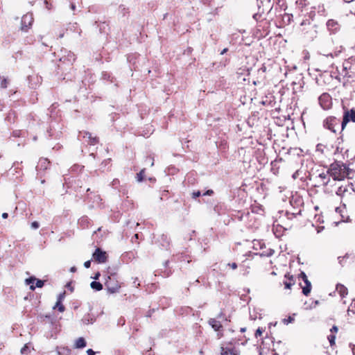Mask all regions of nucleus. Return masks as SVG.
Returning <instances> with one entry per match:
<instances>
[{"label": "nucleus", "instance_id": "nucleus-1", "mask_svg": "<svg viewBox=\"0 0 355 355\" xmlns=\"http://www.w3.org/2000/svg\"><path fill=\"white\" fill-rule=\"evenodd\" d=\"M350 169L345 164L340 162H334L331 164L328 168V173L334 180H343L349 175Z\"/></svg>", "mask_w": 355, "mask_h": 355}, {"label": "nucleus", "instance_id": "nucleus-2", "mask_svg": "<svg viewBox=\"0 0 355 355\" xmlns=\"http://www.w3.org/2000/svg\"><path fill=\"white\" fill-rule=\"evenodd\" d=\"M350 121L355 123V110L354 108L344 111L341 130H343L346 125Z\"/></svg>", "mask_w": 355, "mask_h": 355}, {"label": "nucleus", "instance_id": "nucleus-3", "mask_svg": "<svg viewBox=\"0 0 355 355\" xmlns=\"http://www.w3.org/2000/svg\"><path fill=\"white\" fill-rule=\"evenodd\" d=\"M59 56L60 62L69 64H72L73 62L76 60L74 53L65 49L60 50V55Z\"/></svg>", "mask_w": 355, "mask_h": 355}, {"label": "nucleus", "instance_id": "nucleus-4", "mask_svg": "<svg viewBox=\"0 0 355 355\" xmlns=\"http://www.w3.org/2000/svg\"><path fill=\"white\" fill-rule=\"evenodd\" d=\"M340 125V121L336 117L327 118L324 121V126L328 130L333 132H336V128H338Z\"/></svg>", "mask_w": 355, "mask_h": 355}, {"label": "nucleus", "instance_id": "nucleus-5", "mask_svg": "<svg viewBox=\"0 0 355 355\" xmlns=\"http://www.w3.org/2000/svg\"><path fill=\"white\" fill-rule=\"evenodd\" d=\"M105 285L110 293H115L118 292L120 288L119 282L110 277H108V280H107Z\"/></svg>", "mask_w": 355, "mask_h": 355}, {"label": "nucleus", "instance_id": "nucleus-6", "mask_svg": "<svg viewBox=\"0 0 355 355\" xmlns=\"http://www.w3.org/2000/svg\"><path fill=\"white\" fill-rule=\"evenodd\" d=\"M33 22V17L31 13L24 15L21 18V29L26 32L28 29L32 26Z\"/></svg>", "mask_w": 355, "mask_h": 355}, {"label": "nucleus", "instance_id": "nucleus-7", "mask_svg": "<svg viewBox=\"0 0 355 355\" xmlns=\"http://www.w3.org/2000/svg\"><path fill=\"white\" fill-rule=\"evenodd\" d=\"M93 259L99 263H104L107 261V256L106 252L101 248H96L92 254Z\"/></svg>", "mask_w": 355, "mask_h": 355}, {"label": "nucleus", "instance_id": "nucleus-8", "mask_svg": "<svg viewBox=\"0 0 355 355\" xmlns=\"http://www.w3.org/2000/svg\"><path fill=\"white\" fill-rule=\"evenodd\" d=\"M319 103L324 110H328L331 105V98L327 93H323L318 98Z\"/></svg>", "mask_w": 355, "mask_h": 355}, {"label": "nucleus", "instance_id": "nucleus-9", "mask_svg": "<svg viewBox=\"0 0 355 355\" xmlns=\"http://www.w3.org/2000/svg\"><path fill=\"white\" fill-rule=\"evenodd\" d=\"M299 277L302 278V279L305 284V286L302 287V293L304 295L308 296L311 291V284L310 281L308 279V277L304 272H301L300 274L299 275Z\"/></svg>", "mask_w": 355, "mask_h": 355}, {"label": "nucleus", "instance_id": "nucleus-10", "mask_svg": "<svg viewBox=\"0 0 355 355\" xmlns=\"http://www.w3.org/2000/svg\"><path fill=\"white\" fill-rule=\"evenodd\" d=\"M81 137H87L89 139L88 142L90 145H95L98 142V139L96 137H92V134L89 132H80L78 135V138L80 139Z\"/></svg>", "mask_w": 355, "mask_h": 355}, {"label": "nucleus", "instance_id": "nucleus-11", "mask_svg": "<svg viewBox=\"0 0 355 355\" xmlns=\"http://www.w3.org/2000/svg\"><path fill=\"white\" fill-rule=\"evenodd\" d=\"M327 27L331 33H336L340 29V25L334 19H329L327 21Z\"/></svg>", "mask_w": 355, "mask_h": 355}, {"label": "nucleus", "instance_id": "nucleus-12", "mask_svg": "<svg viewBox=\"0 0 355 355\" xmlns=\"http://www.w3.org/2000/svg\"><path fill=\"white\" fill-rule=\"evenodd\" d=\"M49 164L50 162L48 159L41 158L39 160L37 166H36V170L39 172L41 171H45L46 169L48 168Z\"/></svg>", "mask_w": 355, "mask_h": 355}, {"label": "nucleus", "instance_id": "nucleus-13", "mask_svg": "<svg viewBox=\"0 0 355 355\" xmlns=\"http://www.w3.org/2000/svg\"><path fill=\"white\" fill-rule=\"evenodd\" d=\"M208 323L216 331L220 330L223 327L220 321L218 320L217 318H210Z\"/></svg>", "mask_w": 355, "mask_h": 355}, {"label": "nucleus", "instance_id": "nucleus-14", "mask_svg": "<svg viewBox=\"0 0 355 355\" xmlns=\"http://www.w3.org/2000/svg\"><path fill=\"white\" fill-rule=\"evenodd\" d=\"M330 175L328 173V170L326 173H321L319 174L318 178L321 180L322 184L324 186H327L330 181Z\"/></svg>", "mask_w": 355, "mask_h": 355}, {"label": "nucleus", "instance_id": "nucleus-15", "mask_svg": "<svg viewBox=\"0 0 355 355\" xmlns=\"http://www.w3.org/2000/svg\"><path fill=\"white\" fill-rule=\"evenodd\" d=\"M336 291L342 297H345L348 293L347 288L344 285L340 284H338L336 285Z\"/></svg>", "mask_w": 355, "mask_h": 355}, {"label": "nucleus", "instance_id": "nucleus-16", "mask_svg": "<svg viewBox=\"0 0 355 355\" xmlns=\"http://www.w3.org/2000/svg\"><path fill=\"white\" fill-rule=\"evenodd\" d=\"M95 319L92 317L89 313H87L83 316L81 321L84 324H92L94 322Z\"/></svg>", "mask_w": 355, "mask_h": 355}, {"label": "nucleus", "instance_id": "nucleus-17", "mask_svg": "<svg viewBox=\"0 0 355 355\" xmlns=\"http://www.w3.org/2000/svg\"><path fill=\"white\" fill-rule=\"evenodd\" d=\"M36 278L35 277H30L29 278L26 279L25 282L26 285L30 286V289L31 291H34L36 288L34 285V282H35Z\"/></svg>", "mask_w": 355, "mask_h": 355}, {"label": "nucleus", "instance_id": "nucleus-18", "mask_svg": "<svg viewBox=\"0 0 355 355\" xmlns=\"http://www.w3.org/2000/svg\"><path fill=\"white\" fill-rule=\"evenodd\" d=\"M86 346V341L85 338L80 337L78 338L75 343L76 348H84Z\"/></svg>", "mask_w": 355, "mask_h": 355}, {"label": "nucleus", "instance_id": "nucleus-19", "mask_svg": "<svg viewBox=\"0 0 355 355\" xmlns=\"http://www.w3.org/2000/svg\"><path fill=\"white\" fill-rule=\"evenodd\" d=\"M90 286L92 289H94L96 291H99L103 289L102 284L100 283L99 282H96V281H93L91 283Z\"/></svg>", "mask_w": 355, "mask_h": 355}, {"label": "nucleus", "instance_id": "nucleus-20", "mask_svg": "<svg viewBox=\"0 0 355 355\" xmlns=\"http://www.w3.org/2000/svg\"><path fill=\"white\" fill-rule=\"evenodd\" d=\"M347 191V188L346 187L340 186L338 188L336 193L337 196L343 197L345 192Z\"/></svg>", "mask_w": 355, "mask_h": 355}, {"label": "nucleus", "instance_id": "nucleus-21", "mask_svg": "<svg viewBox=\"0 0 355 355\" xmlns=\"http://www.w3.org/2000/svg\"><path fill=\"white\" fill-rule=\"evenodd\" d=\"M8 81L7 78L0 76V88H2V89L6 88L8 86Z\"/></svg>", "mask_w": 355, "mask_h": 355}, {"label": "nucleus", "instance_id": "nucleus-22", "mask_svg": "<svg viewBox=\"0 0 355 355\" xmlns=\"http://www.w3.org/2000/svg\"><path fill=\"white\" fill-rule=\"evenodd\" d=\"M162 241H163V243L162 244L163 247L168 248L169 245V240L168 239V236L166 235H162L161 237Z\"/></svg>", "mask_w": 355, "mask_h": 355}, {"label": "nucleus", "instance_id": "nucleus-23", "mask_svg": "<svg viewBox=\"0 0 355 355\" xmlns=\"http://www.w3.org/2000/svg\"><path fill=\"white\" fill-rule=\"evenodd\" d=\"M53 309H58L60 312H63L65 309L64 306L62 304V302L57 301Z\"/></svg>", "mask_w": 355, "mask_h": 355}, {"label": "nucleus", "instance_id": "nucleus-24", "mask_svg": "<svg viewBox=\"0 0 355 355\" xmlns=\"http://www.w3.org/2000/svg\"><path fill=\"white\" fill-rule=\"evenodd\" d=\"M221 355H235L234 352L227 348L221 347Z\"/></svg>", "mask_w": 355, "mask_h": 355}, {"label": "nucleus", "instance_id": "nucleus-25", "mask_svg": "<svg viewBox=\"0 0 355 355\" xmlns=\"http://www.w3.org/2000/svg\"><path fill=\"white\" fill-rule=\"evenodd\" d=\"M145 170L142 169L139 173L137 174V180L138 182H142L144 180Z\"/></svg>", "mask_w": 355, "mask_h": 355}, {"label": "nucleus", "instance_id": "nucleus-26", "mask_svg": "<svg viewBox=\"0 0 355 355\" xmlns=\"http://www.w3.org/2000/svg\"><path fill=\"white\" fill-rule=\"evenodd\" d=\"M289 279H290V282H284L285 288H286V289H290L291 286L293 284V282H293V276H291V277Z\"/></svg>", "mask_w": 355, "mask_h": 355}, {"label": "nucleus", "instance_id": "nucleus-27", "mask_svg": "<svg viewBox=\"0 0 355 355\" xmlns=\"http://www.w3.org/2000/svg\"><path fill=\"white\" fill-rule=\"evenodd\" d=\"M119 184H120L119 180L118 179H116H116H114V180H112V182H111V186H112L114 189H117L119 187H120Z\"/></svg>", "mask_w": 355, "mask_h": 355}, {"label": "nucleus", "instance_id": "nucleus-28", "mask_svg": "<svg viewBox=\"0 0 355 355\" xmlns=\"http://www.w3.org/2000/svg\"><path fill=\"white\" fill-rule=\"evenodd\" d=\"M83 168H84V166H80V165H78V164H74V165L71 168V171L72 172L80 171Z\"/></svg>", "mask_w": 355, "mask_h": 355}, {"label": "nucleus", "instance_id": "nucleus-29", "mask_svg": "<svg viewBox=\"0 0 355 355\" xmlns=\"http://www.w3.org/2000/svg\"><path fill=\"white\" fill-rule=\"evenodd\" d=\"M117 189H118L119 192L121 193L123 195L127 194V193H128V189H127L125 185H121Z\"/></svg>", "mask_w": 355, "mask_h": 355}, {"label": "nucleus", "instance_id": "nucleus-30", "mask_svg": "<svg viewBox=\"0 0 355 355\" xmlns=\"http://www.w3.org/2000/svg\"><path fill=\"white\" fill-rule=\"evenodd\" d=\"M327 338L329 341L331 346H333L334 345H335V340H336L335 335L331 334V335L328 336Z\"/></svg>", "mask_w": 355, "mask_h": 355}, {"label": "nucleus", "instance_id": "nucleus-31", "mask_svg": "<svg viewBox=\"0 0 355 355\" xmlns=\"http://www.w3.org/2000/svg\"><path fill=\"white\" fill-rule=\"evenodd\" d=\"M294 321L293 316H289L288 318H284L283 320V322L284 324H288L289 323H292Z\"/></svg>", "mask_w": 355, "mask_h": 355}, {"label": "nucleus", "instance_id": "nucleus-32", "mask_svg": "<svg viewBox=\"0 0 355 355\" xmlns=\"http://www.w3.org/2000/svg\"><path fill=\"white\" fill-rule=\"evenodd\" d=\"M35 281H36V284H35V286H36V288H42L44 286V280L36 279Z\"/></svg>", "mask_w": 355, "mask_h": 355}, {"label": "nucleus", "instance_id": "nucleus-33", "mask_svg": "<svg viewBox=\"0 0 355 355\" xmlns=\"http://www.w3.org/2000/svg\"><path fill=\"white\" fill-rule=\"evenodd\" d=\"M33 78H35L38 83L40 82V80H41L42 78H41V77H38V76H35V77L28 76L30 86L32 88H34L35 86L33 85V84L31 83V82Z\"/></svg>", "mask_w": 355, "mask_h": 355}, {"label": "nucleus", "instance_id": "nucleus-34", "mask_svg": "<svg viewBox=\"0 0 355 355\" xmlns=\"http://www.w3.org/2000/svg\"><path fill=\"white\" fill-rule=\"evenodd\" d=\"M263 332V329L262 328L259 327L255 332V337L257 338L261 336Z\"/></svg>", "mask_w": 355, "mask_h": 355}, {"label": "nucleus", "instance_id": "nucleus-35", "mask_svg": "<svg viewBox=\"0 0 355 355\" xmlns=\"http://www.w3.org/2000/svg\"><path fill=\"white\" fill-rule=\"evenodd\" d=\"M28 347L27 346V345H25L21 349V353L22 354H26L28 353Z\"/></svg>", "mask_w": 355, "mask_h": 355}, {"label": "nucleus", "instance_id": "nucleus-36", "mask_svg": "<svg viewBox=\"0 0 355 355\" xmlns=\"http://www.w3.org/2000/svg\"><path fill=\"white\" fill-rule=\"evenodd\" d=\"M200 196H202V194L200 191H196L192 193V198L194 199H196L198 197H200Z\"/></svg>", "mask_w": 355, "mask_h": 355}, {"label": "nucleus", "instance_id": "nucleus-37", "mask_svg": "<svg viewBox=\"0 0 355 355\" xmlns=\"http://www.w3.org/2000/svg\"><path fill=\"white\" fill-rule=\"evenodd\" d=\"M217 320H228V319L225 317V315L223 312H220L216 317Z\"/></svg>", "mask_w": 355, "mask_h": 355}, {"label": "nucleus", "instance_id": "nucleus-38", "mask_svg": "<svg viewBox=\"0 0 355 355\" xmlns=\"http://www.w3.org/2000/svg\"><path fill=\"white\" fill-rule=\"evenodd\" d=\"M273 253H274V250L270 249L269 250V252H267V253L263 252V253L261 254V256L270 257V256H272L273 254Z\"/></svg>", "mask_w": 355, "mask_h": 355}, {"label": "nucleus", "instance_id": "nucleus-39", "mask_svg": "<svg viewBox=\"0 0 355 355\" xmlns=\"http://www.w3.org/2000/svg\"><path fill=\"white\" fill-rule=\"evenodd\" d=\"M40 225H39V223L37 222V221H33L32 223H31V227L33 229H37L39 227Z\"/></svg>", "mask_w": 355, "mask_h": 355}, {"label": "nucleus", "instance_id": "nucleus-40", "mask_svg": "<svg viewBox=\"0 0 355 355\" xmlns=\"http://www.w3.org/2000/svg\"><path fill=\"white\" fill-rule=\"evenodd\" d=\"M214 193V191L211 189H209L202 193V196H211Z\"/></svg>", "mask_w": 355, "mask_h": 355}, {"label": "nucleus", "instance_id": "nucleus-41", "mask_svg": "<svg viewBox=\"0 0 355 355\" xmlns=\"http://www.w3.org/2000/svg\"><path fill=\"white\" fill-rule=\"evenodd\" d=\"M64 295H65V293H60L59 294L58 297V302H62V300H63V298L64 297Z\"/></svg>", "mask_w": 355, "mask_h": 355}, {"label": "nucleus", "instance_id": "nucleus-42", "mask_svg": "<svg viewBox=\"0 0 355 355\" xmlns=\"http://www.w3.org/2000/svg\"><path fill=\"white\" fill-rule=\"evenodd\" d=\"M338 260L339 263L343 266L344 265L345 257H338Z\"/></svg>", "mask_w": 355, "mask_h": 355}, {"label": "nucleus", "instance_id": "nucleus-43", "mask_svg": "<svg viewBox=\"0 0 355 355\" xmlns=\"http://www.w3.org/2000/svg\"><path fill=\"white\" fill-rule=\"evenodd\" d=\"M91 266V261L90 260H88L87 261H85L84 263V266L86 268H89Z\"/></svg>", "mask_w": 355, "mask_h": 355}, {"label": "nucleus", "instance_id": "nucleus-44", "mask_svg": "<svg viewBox=\"0 0 355 355\" xmlns=\"http://www.w3.org/2000/svg\"><path fill=\"white\" fill-rule=\"evenodd\" d=\"M228 266H230L234 270L237 268V264L236 263H228Z\"/></svg>", "mask_w": 355, "mask_h": 355}, {"label": "nucleus", "instance_id": "nucleus-45", "mask_svg": "<svg viewBox=\"0 0 355 355\" xmlns=\"http://www.w3.org/2000/svg\"><path fill=\"white\" fill-rule=\"evenodd\" d=\"M87 355H95V352L92 349H87Z\"/></svg>", "mask_w": 355, "mask_h": 355}, {"label": "nucleus", "instance_id": "nucleus-46", "mask_svg": "<svg viewBox=\"0 0 355 355\" xmlns=\"http://www.w3.org/2000/svg\"><path fill=\"white\" fill-rule=\"evenodd\" d=\"M111 159H105V161H103L101 164V165H105V166L107 164H110Z\"/></svg>", "mask_w": 355, "mask_h": 355}, {"label": "nucleus", "instance_id": "nucleus-47", "mask_svg": "<svg viewBox=\"0 0 355 355\" xmlns=\"http://www.w3.org/2000/svg\"><path fill=\"white\" fill-rule=\"evenodd\" d=\"M338 329L337 326L334 325V326L332 327V328L331 329V330H330V331H331V332H337V331H338Z\"/></svg>", "mask_w": 355, "mask_h": 355}, {"label": "nucleus", "instance_id": "nucleus-48", "mask_svg": "<svg viewBox=\"0 0 355 355\" xmlns=\"http://www.w3.org/2000/svg\"><path fill=\"white\" fill-rule=\"evenodd\" d=\"M77 28H78V26H77V24H76V23L71 25V26H70V29H71V30L73 29V31H76Z\"/></svg>", "mask_w": 355, "mask_h": 355}, {"label": "nucleus", "instance_id": "nucleus-49", "mask_svg": "<svg viewBox=\"0 0 355 355\" xmlns=\"http://www.w3.org/2000/svg\"><path fill=\"white\" fill-rule=\"evenodd\" d=\"M297 177H298V171H296L295 173H293V178L296 179Z\"/></svg>", "mask_w": 355, "mask_h": 355}, {"label": "nucleus", "instance_id": "nucleus-50", "mask_svg": "<svg viewBox=\"0 0 355 355\" xmlns=\"http://www.w3.org/2000/svg\"><path fill=\"white\" fill-rule=\"evenodd\" d=\"M153 311H154V309H153V310H150V311L147 313L146 316H147V317H150V316H151V313H152V312H153Z\"/></svg>", "mask_w": 355, "mask_h": 355}, {"label": "nucleus", "instance_id": "nucleus-51", "mask_svg": "<svg viewBox=\"0 0 355 355\" xmlns=\"http://www.w3.org/2000/svg\"><path fill=\"white\" fill-rule=\"evenodd\" d=\"M8 217V213H6V212H5V213H3V214H2V218H7Z\"/></svg>", "mask_w": 355, "mask_h": 355}, {"label": "nucleus", "instance_id": "nucleus-52", "mask_svg": "<svg viewBox=\"0 0 355 355\" xmlns=\"http://www.w3.org/2000/svg\"><path fill=\"white\" fill-rule=\"evenodd\" d=\"M150 160H151L150 166H153L154 165V159L153 157H149L148 158Z\"/></svg>", "mask_w": 355, "mask_h": 355}, {"label": "nucleus", "instance_id": "nucleus-53", "mask_svg": "<svg viewBox=\"0 0 355 355\" xmlns=\"http://www.w3.org/2000/svg\"><path fill=\"white\" fill-rule=\"evenodd\" d=\"M228 51V49L227 48L224 49L221 52H220V54L221 55H223L225 54L227 51Z\"/></svg>", "mask_w": 355, "mask_h": 355}, {"label": "nucleus", "instance_id": "nucleus-54", "mask_svg": "<svg viewBox=\"0 0 355 355\" xmlns=\"http://www.w3.org/2000/svg\"><path fill=\"white\" fill-rule=\"evenodd\" d=\"M71 10H75V9H76V6H75V4L71 3Z\"/></svg>", "mask_w": 355, "mask_h": 355}, {"label": "nucleus", "instance_id": "nucleus-55", "mask_svg": "<svg viewBox=\"0 0 355 355\" xmlns=\"http://www.w3.org/2000/svg\"><path fill=\"white\" fill-rule=\"evenodd\" d=\"M76 270V268L74 266L71 267V269H70V271L72 272H75Z\"/></svg>", "mask_w": 355, "mask_h": 355}, {"label": "nucleus", "instance_id": "nucleus-56", "mask_svg": "<svg viewBox=\"0 0 355 355\" xmlns=\"http://www.w3.org/2000/svg\"><path fill=\"white\" fill-rule=\"evenodd\" d=\"M99 276H100V273H99V272H98L97 274H96V275H95V277H94V278L95 279H98V277H99Z\"/></svg>", "mask_w": 355, "mask_h": 355}, {"label": "nucleus", "instance_id": "nucleus-57", "mask_svg": "<svg viewBox=\"0 0 355 355\" xmlns=\"http://www.w3.org/2000/svg\"><path fill=\"white\" fill-rule=\"evenodd\" d=\"M343 257H345V259H348L349 257V254L348 253H347V254H345V255L343 256Z\"/></svg>", "mask_w": 355, "mask_h": 355}, {"label": "nucleus", "instance_id": "nucleus-58", "mask_svg": "<svg viewBox=\"0 0 355 355\" xmlns=\"http://www.w3.org/2000/svg\"><path fill=\"white\" fill-rule=\"evenodd\" d=\"M19 132H14V135L16 137H19Z\"/></svg>", "mask_w": 355, "mask_h": 355}, {"label": "nucleus", "instance_id": "nucleus-59", "mask_svg": "<svg viewBox=\"0 0 355 355\" xmlns=\"http://www.w3.org/2000/svg\"><path fill=\"white\" fill-rule=\"evenodd\" d=\"M352 353L355 355V346L352 348Z\"/></svg>", "mask_w": 355, "mask_h": 355}, {"label": "nucleus", "instance_id": "nucleus-60", "mask_svg": "<svg viewBox=\"0 0 355 355\" xmlns=\"http://www.w3.org/2000/svg\"><path fill=\"white\" fill-rule=\"evenodd\" d=\"M245 329H246L245 327L244 328H241V331L244 332V331H245Z\"/></svg>", "mask_w": 355, "mask_h": 355}, {"label": "nucleus", "instance_id": "nucleus-61", "mask_svg": "<svg viewBox=\"0 0 355 355\" xmlns=\"http://www.w3.org/2000/svg\"><path fill=\"white\" fill-rule=\"evenodd\" d=\"M344 1L347 3H350V2L353 1V0H344Z\"/></svg>", "mask_w": 355, "mask_h": 355}, {"label": "nucleus", "instance_id": "nucleus-62", "mask_svg": "<svg viewBox=\"0 0 355 355\" xmlns=\"http://www.w3.org/2000/svg\"><path fill=\"white\" fill-rule=\"evenodd\" d=\"M77 32H78V35H80L81 30H80V29H79V30H78V31H77Z\"/></svg>", "mask_w": 355, "mask_h": 355}, {"label": "nucleus", "instance_id": "nucleus-63", "mask_svg": "<svg viewBox=\"0 0 355 355\" xmlns=\"http://www.w3.org/2000/svg\"><path fill=\"white\" fill-rule=\"evenodd\" d=\"M63 36H64V34L62 33V34H60V35H59V37H60V38H62V37H63Z\"/></svg>", "mask_w": 355, "mask_h": 355}, {"label": "nucleus", "instance_id": "nucleus-64", "mask_svg": "<svg viewBox=\"0 0 355 355\" xmlns=\"http://www.w3.org/2000/svg\"><path fill=\"white\" fill-rule=\"evenodd\" d=\"M257 15L255 14V15H254L253 17L257 19Z\"/></svg>", "mask_w": 355, "mask_h": 355}]
</instances>
